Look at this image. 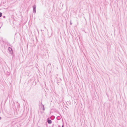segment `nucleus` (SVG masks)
<instances>
[{
  "label": "nucleus",
  "mask_w": 127,
  "mask_h": 127,
  "mask_svg": "<svg viewBox=\"0 0 127 127\" xmlns=\"http://www.w3.org/2000/svg\"><path fill=\"white\" fill-rule=\"evenodd\" d=\"M2 13L1 12H0V17H1L2 16Z\"/></svg>",
  "instance_id": "6"
},
{
  "label": "nucleus",
  "mask_w": 127,
  "mask_h": 127,
  "mask_svg": "<svg viewBox=\"0 0 127 127\" xmlns=\"http://www.w3.org/2000/svg\"><path fill=\"white\" fill-rule=\"evenodd\" d=\"M62 127H64V125H63V126H62Z\"/></svg>",
  "instance_id": "10"
},
{
  "label": "nucleus",
  "mask_w": 127,
  "mask_h": 127,
  "mask_svg": "<svg viewBox=\"0 0 127 127\" xmlns=\"http://www.w3.org/2000/svg\"><path fill=\"white\" fill-rule=\"evenodd\" d=\"M8 50L9 51V52H10V53H12L13 51H12V48H10V47H9L8 48Z\"/></svg>",
  "instance_id": "2"
},
{
  "label": "nucleus",
  "mask_w": 127,
  "mask_h": 127,
  "mask_svg": "<svg viewBox=\"0 0 127 127\" xmlns=\"http://www.w3.org/2000/svg\"><path fill=\"white\" fill-rule=\"evenodd\" d=\"M32 7L33 8V13H36V6L35 5H33Z\"/></svg>",
  "instance_id": "1"
},
{
  "label": "nucleus",
  "mask_w": 127,
  "mask_h": 127,
  "mask_svg": "<svg viewBox=\"0 0 127 127\" xmlns=\"http://www.w3.org/2000/svg\"><path fill=\"white\" fill-rule=\"evenodd\" d=\"M57 120H60V117H57Z\"/></svg>",
  "instance_id": "5"
},
{
  "label": "nucleus",
  "mask_w": 127,
  "mask_h": 127,
  "mask_svg": "<svg viewBox=\"0 0 127 127\" xmlns=\"http://www.w3.org/2000/svg\"><path fill=\"white\" fill-rule=\"evenodd\" d=\"M70 25H72V23H71V22H70Z\"/></svg>",
  "instance_id": "9"
},
{
  "label": "nucleus",
  "mask_w": 127,
  "mask_h": 127,
  "mask_svg": "<svg viewBox=\"0 0 127 127\" xmlns=\"http://www.w3.org/2000/svg\"><path fill=\"white\" fill-rule=\"evenodd\" d=\"M54 118V116H52L51 117V119H53Z\"/></svg>",
  "instance_id": "4"
},
{
  "label": "nucleus",
  "mask_w": 127,
  "mask_h": 127,
  "mask_svg": "<svg viewBox=\"0 0 127 127\" xmlns=\"http://www.w3.org/2000/svg\"><path fill=\"white\" fill-rule=\"evenodd\" d=\"M1 119V117H0V119Z\"/></svg>",
  "instance_id": "11"
},
{
  "label": "nucleus",
  "mask_w": 127,
  "mask_h": 127,
  "mask_svg": "<svg viewBox=\"0 0 127 127\" xmlns=\"http://www.w3.org/2000/svg\"><path fill=\"white\" fill-rule=\"evenodd\" d=\"M5 17V16H3V18H4Z\"/></svg>",
  "instance_id": "8"
},
{
  "label": "nucleus",
  "mask_w": 127,
  "mask_h": 127,
  "mask_svg": "<svg viewBox=\"0 0 127 127\" xmlns=\"http://www.w3.org/2000/svg\"><path fill=\"white\" fill-rule=\"evenodd\" d=\"M47 122L48 124H51L52 123V121L50 120H48Z\"/></svg>",
  "instance_id": "3"
},
{
  "label": "nucleus",
  "mask_w": 127,
  "mask_h": 127,
  "mask_svg": "<svg viewBox=\"0 0 127 127\" xmlns=\"http://www.w3.org/2000/svg\"><path fill=\"white\" fill-rule=\"evenodd\" d=\"M43 111H44V106L43 105Z\"/></svg>",
  "instance_id": "7"
}]
</instances>
